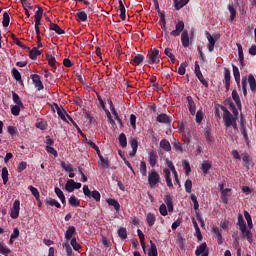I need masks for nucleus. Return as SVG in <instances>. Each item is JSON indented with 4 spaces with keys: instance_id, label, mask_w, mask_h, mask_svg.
I'll return each instance as SVG.
<instances>
[{
    "instance_id": "f257e3e1",
    "label": "nucleus",
    "mask_w": 256,
    "mask_h": 256,
    "mask_svg": "<svg viewBox=\"0 0 256 256\" xmlns=\"http://www.w3.org/2000/svg\"><path fill=\"white\" fill-rule=\"evenodd\" d=\"M172 37H179L181 35V43L183 47H189V31L185 30V22L178 21L175 30L170 32Z\"/></svg>"
},
{
    "instance_id": "f03ea898",
    "label": "nucleus",
    "mask_w": 256,
    "mask_h": 256,
    "mask_svg": "<svg viewBox=\"0 0 256 256\" xmlns=\"http://www.w3.org/2000/svg\"><path fill=\"white\" fill-rule=\"evenodd\" d=\"M221 110L224 112L223 122L225 130L228 131L229 137H233V132L229 131V129H231V126L237 121V118L234 117L225 106H221Z\"/></svg>"
},
{
    "instance_id": "7ed1b4c3",
    "label": "nucleus",
    "mask_w": 256,
    "mask_h": 256,
    "mask_svg": "<svg viewBox=\"0 0 256 256\" xmlns=\"http://www.w3.org/2000/svg\"><path fill=\"white\" fill-rule=\"evenodd\" d=\"M148 183L151 189H155L161 183V176L157 171L152 170L148 173Z\"/></svg>"
},
{
    "instance_id": "20e7f679",
    "label": "nucleus",
    "mask_w": 256,
    "mask_h": 256,
    "mask_svg": "<svg viewBox=\"0 0 256 256\" xmlns=\"http://www.w3.org/2000/svg\"><path fill=\"white\" fill-rule=\"evenodd\" d=\"M83 193L85 197H88V199H94L97 203L101 201V193L97 190L91 191L87 185L83 186Z\"/></svg>"
},
{
    "instance_id": "39448f33",
    "label": "nucleus",
    "mask_w": 256,
    "mask_h": 256,
    "mask_svg": "<svg viewBox=\"0 0 256 256\" xmlns=\"http://www.w3.org/2000/svg\"><path fill=\"white\" fill-rule=\"evenodd\" d=\"M161 59V55L159 54V50L157 48H154L153 50L148 53L147 62L150 65H157Z\"/></svg>"
},
{
    "instance_id": "423d86ee",
    "label": "nucleus",
    "mask_w": 256,
    "mask_h": 256,
    "mask_svg": "<svg viewBox=\"0 0 256 256\" xmlns=\"http://www.w3.org/2000/svg\"><path fill=\"white\" fill-rule=\"evenodd\" d=\"M19 211H21V202L15 200L10 212L11 219H17L19 217Z\"/></svg>"
},
{
    "instance_id": "0eeeda50",
    "label": "nucleus",
    "mask_w": 256,
    "mask_h": 256,
    "mask_svg": "<svg viewBox=\"0 0 256 256\" xmlns=\"http://www.w3.org/2000/svg\"><path fill=\"white\" fill-rule=\"evenodd\" d=\"M240 132L245 140L246 145H249V134H247V125L245 124V119H240Z\"/></svg>"
},
{
    "instance_id": "6e6552de",
    "label": "nucleus",
    "mask_w": 256,
    "mask_h": 256,
    "mask_svg": "<svg viewBox=\"0 0 256 256\" xmlns=\"http://www.w3.org/2000/svg\"><path fill=\"white\" fill-rule=\"evenodd\" d=\"M31 79L37 91H43L44 86H43V82H41V76H39L38 74H32Z\"/></svg>"
},
{
    "instance_id": "1a4fd4ad",
    "label": "nucleus",
    "mask_w": 256,
    "mask_h": 256,
    "mask_svg": "<svg viewBox=\"0 0 256 256\" xmlns=\"http://www.w3.org/2000/svg\"><path fill=\"white\" fill-rule=\"evenodd\" d=\"M157 161H159V156L155 150H150L148 152V163L151 167H155L157 165Z\"/></svg>"
},
{
    "instance_id": "9d476101",
    "label": "nucleus",
    "mask_w": 256,
    "mask_h": 256,
    "mask_svg": "<svg viewBox=\"0 0 256 256\" xmlns=\"http://www.w3.org/2000/svg\"><path fill=\"white\" fill-rule=\"evenodd\" d=\"M212 233L217 240L218 245H223V235L221 234V229L218 226L213 225Z\"/></svg>"
},
{
    "instance_id": "9b49d317",
    "label": "nucleus",
    "mask_w": 256,
    "mask_h": 256,
    "mask_svg": "<svg viewBox=\"0 0 256 256\" xmlns=\"http://www.w3.org/2000/svg\"><path fill=\"white\" fill-rule=\"evenodd\" d=\"M223 83L225 85L226 91H229L231 87V71H229L228 68H225L224 70V80Z\"/></svg>"
},
{
    "instance_id": "f8f14e48",
    "label": "nucleus",
    "mask_w": 256,
    "mask_h": 256,
    "mask_svg": "<svg viewBox=\"0 0 256 256\" xmlns=\"http://www.w3.org/2000/svg\"><path fill=\"white\" fill-rule=\"evenodd\" d=\"M240 231L243 237H246L248 243H253V233H251V229H247V226H244V228H240Z\"/></svg>"
},
{
    "instance_id": "ddd939ff",
    "label": "nucleus",
    "mask_w": 256,
    "mask_h": 256,
    "mask_svg": "<svg viewBox=\"0 0 256 256\" xmlns=\"http://www.w3.org/2000/svg\"><path fill=\"white\" fill-rule=\"evenodd\" d=\"M205 36L208 40V50L210 53H213V50L215 49V38L211 36V33L205 32Z\"/></svg>"
},
{
    "instance_id": "4468645a",
    "label": "nucleus",
    "mask_w": 256,
    "mask_h": 256,
    "mask_svg": "<svg viewBox=\"0 0 256 256\" xmlns=\"http://www.w3.org/2000/svg\"><path fill=\"white\" fill-rule=\"evenodd\" d=\"M164 173V179L166 181L167 187H169L170 189L173 188V181L171 180V170L165 168L163 170Z\"/></svg>"
},
{
    "instance_id": "2eb2a0df",
    "label": "nucleus",
    "mask_w": 256,
    "mask_h": 256,
    "mask_svg": "<svg viewBox=\"0 0 256 256\" xmlns=\"http://www.w3.org/2000/svg\"><path fill=\"white\" fill-rule=\"evenodd\" d=\"M207 249V243H202L195 251V255L197 256H209V252H205Z\"/></svg>"
},
{
    "instance_id": "dca6fc26",
    "label": "nucleus",
    "mask_w": 256,
    "mask_h": 256,
    "mask_svg": "<svg viewBox=\"0 0 256 256\" xmlns=\"http://www.w3.org/2000/svg\"><path fill=\"white\" fill-rule=\"evenodd\" d=\"M232 69H233V75H234L235 81L238 87L241 88V73L239 72V68L235 65H232Z\"/></svg>"
},
{
    "instance_id": "f3484780",
    "label": "nucleus",
    "mask_w": 256,
    "mask_h": 256,
    "mask_svg": "<svg viewBox=\"0 0 256 256\" xmlns=\"http://www.w3.org/2000/svg\"><path fill=\"white\" fill-rule=\"evenodd\" d=\"M187 102H188L189 112L191 113V115H195V113L197 111V107L195 105V101H193V97L188 96Z\"/></svg>"
},
{
    "instance_id": "a211bd4d",
    "label": "nucleus",
    "mask_w": 256,
    "mask_h": 256,
    "mask_svg": "<svg viewBox=\"0 0 256 256\" xmlns=\"http://www.w3.org/2000/svg\"><path fill=\"white\" fill-rule=\"evenodd\" d=\"M130 145L132 148V151L130 152V157H135V155H137V149L139 147V142L137 141V139H132L130 141Z\"/></svg>"
},
{
    "instance_id": "6ab92c4d",
    "label": "nucleus",
    "mask_w": 256,
    "mask_h": 256,
    "mask_svg": "<svg viewBox=\"0 0 256 256\" xmlns=\"http://www.w3.org/2000/svg\"><path fill=\"white\" fill-rule=\"evenodd\" d=\"M173 3L176 11H180V9H183L189 3V0H173Z\"/></svg>"
},
{
    "instance_id": "aec40b11",
    "label": "nucleus",
    "mask_w": 256,
    "mask_h": 256,
    "mask_svg": "<svg viewBox=\"0 0 256 256\" xmlns=\"http://www.w3.org/2000/svg\"><path fill=\"white\" fill-rule=\"evenodd\" d=\"M238 47V60L242 67L245 66V56L243 55V46L241 44H237Z\"/></svg>"
},
{
    "instance_id": "412c9836",
    "label": "nucleus",
    "mask_w": 256,
    "mask_h": 256,
    "mask_svg": "<svg viewBox=\"0 0 256 256\" xmlns=\"http://www.w3.org/2000/svg\"><path fill=\"white\" fill-rule=\"evenodd\" d=\"M75 226H69L66 230V233H65V239L66 241H70V239L73 238V235H75Z\"/></svg>"
},
{
    "instance_id": "4be33fe9",
    "label": "nucleus",
    "mask_w": 256,
    "mask_h": 256,
    "mask_svg": "<svg viewBox=\"0 0 256 256\" xmlns=\"http://www.w3.org/2000/svg\"><path fill=\"white\" fill-rule=\"evenodd\" d=\"M54 193L57 195L58 199H60L61 203L63 205H65L66 203V199H65V194L63 193V191L61 190V188L56 187L54 189Z\"/></svg>"
},
{
    "instance_id": "5701e85b",
    "label": "nucleus",
    "mask_w": 256,
    "mask_h": 256,
    "mask_svg": "<svg viewBox=\"0 0 256 256\" xmlns=\"http://www.w3.org/2000/svg\"><path fill=\"white\" fill-rule=\"evenodd\" d=\"M146 221L150 227H153V225H155V222L157 221V217L155 216V214L149 212L146 216Z\"/></svg>"
},
{
    "instance_id": "b1692460",
    "label": "nucleus",
    "mask_w": 256,
    "mask_h": 256,
    "mask_svg": "<svg viewBox=\"0 0 256 256\" xmlns=\"http://www.w3.org/2000/svg\"><path fill=\"white\" fill-rule=\"evenodd\" d=\"M65 189L68 193H73L75 191V180L69 179L65 184Z\"/></svg>"
},
{
    "instance_id": "393cba45",
    "label": "nucleus",
    "mask_w": 256,
    "mask_h": 256,
    "mask_svg": "<svg viewBox=\"0 0 256 256\" xmlns=\"http://www.w3.org/2000/svg\"><path fill=\"white\" fill-rule=\"evenodd\" d=\"M108 205L111 207H114L115 211H119L121 209V205L119 204V201L113 198H109L106 200Z\"/></svg>"
},
{
    "instance_id": "a878e982",
    "label": "nucleus",
    "mask_w": 256,
    "mask_h": 256,
    "mask_svg": "<svg viewBox=\"0 0 256 256\" xmlns=\"http://www.w3.org/2000/svg\"><path fill=\"white\" fill-rule=\"evenodd\" d=\"M248 83L250 85L251 92L255 93V90H256V80H255V76H253V74H249V76H248Z\"/></svg>"
},
{
    "instance_id": "bb28decb",
    "label": "nucleus",
    "mask_w": 256,
    "mask_h": 256,
    "mask_svg": "<svg viewBox=\"0 0 256 256\" xmlns=\"http://www.w3.org/2000/svg\"><path fill=\"white\" fill-rule=\"evenodd\" d=\"M46 205H49L50 207H56V209H61V203L53 198L46 199Z\"/></svg>"
},
{
    "instance_id": "cd10ccee",
    "label": "nucleus",
    "mask_w": 256,
    "mask_h": 256,
    "mask_svg": "<svg viewBox=\"0 0 256 256\" xmlns=\"http://www.w3.org/2000/svg\"><path fill=\"white\" fill-rule=\"evenodd\" d=\"M42 51L37 49V47H33L32 50H30L29 52V57L30 59H37V57H39V55H41Z\"/></svg>"
},
{
    "instance_id": "c85d7f7f",
    "label": "nucleus",
    "mask_w": 256,
    "mask_h": 256,
    "mask_svg": "<svg viewBox=\"0 0 256 256\" xmlns=\"http://www.w3.org/2000/svg\"><path fill=\"white\" fill-rule=\"evenodd\" d=\"M230 191H231L230 188H226V189L222 190V192H221V199L225 205H227V203H229L228 193H230Z\"/></svg>"
},
{
    "instance_id": "c756f323",
    "label": "nucleus",
    "mask_w": 256,
    "mask_h": 256,
    "mask_svg": "<svg viewBox=\"0 0 256 256\" xmlns=\"http://www.w3.org/2000/svg\"><path fill=\"white\" fill-rule=\"evenodd\" d=\"M50 30L55 31V33H57V35H64V33H65V30L61 29V27H59V25H57L55 23L50 24Z\"/></svg>"
},
{
    "instance_id": "7c9ffc66",
    "label": "nucleus",
    "mask_w": 256,
    "mask_h": 256,
    "mask_svg": "<svg viewBox=\"0 0 256 256\" xmlns=\"http://www.w3.org/2000/svg\"><path fill=\"white\" fill-rule=\"evenodd\" d=\"M119 9H120V19H122V21H125L126 19V9H125V5L123 4V0H119Z\"/></svg>"
},
{
    "instance_id": "2f4dec72",
    "label": "nucleus",
    "mask_w": 256,
    "mask_h": 256,
    "mask_svg": "<svg viewBox=\"0 0 256 256\" xmlns=\"http://www.w3.org/2000/svg\"><path fill=\"white\" fill-rule=\"evenodd\" d=\"M228 11L230 13L229 21H235V17H237V10H235V7L233 5H228Z\"/></svg>"
},
{
    "instance_id": "473e14b6",
    "label": "nucleus",
    "mask_w": 256,
    "mask_h": 256,
    "mask_svg": "<svg viewBox=\"0 0 256 256\" xmlns=\"http://www.w3.org/2000/svg\"><path fill=\"white\" fill-rule=\"evenodd\" d=\"M160 147L164 151H167V152L171 151V143H169L167 139H162L160 141Z\"/></svg>"
},
{
    "instance_id": "72a5a7b5",
    "label": "nucleus",
    "mask_w": 256,
    "mask_h": 256,
    "mask_svg": "<svg viewBox=\"0 0 256 256\" xmlns=\"http://www.w3.org/2000/svg\"><path fill=\"white\" fill-rule=\"evenodd\" d=\"M210 169H211V162L209 160H204L202 162V172L204 173V175H207Z\"/></svg>"
},
{
    "instance_id": "f704fd0d",
    "label": "nucleus",
    "mask_w": 256,
    "mask_h": 256,
    "mask_svg": "<svg viewBox=\"0 0 256 256\" xmlns=\"http://www.w3.org/2000/svg\"><path fill=\"white\" fill-rule=\"evenodd\" d=\"M57 114L62 119V121L67 122V112L64 109L59 108V105H56Z\"/></svg>"
},
{
    "instance_id": "c9c22d12",
    "label": "nucleus",
    "mask_w": 256,
    "mask_h": 256,
    "mask_svg": "<svg viewBox=\"0 0 256 256\" xmlns=\"http://www.w3.org/2000/svg\"><path fill=\"white\" fill-rule=\"evenodd\" d=\"M2 181L3 185H6V183L9 181V170H7V167L2 168Z\"/></svg>"
},
{
    "instance_id": "e433bc0d",
    "label": "nucleus",
    "mask_w": 256,
    "mask_h": 256,
    "mask_svg": "<svg viewBox=\"0 0 256 256\" xmlns=\"http://www.w3.org/2000/svg\"><path fill=\"white\" fill-rule=\"evenodd\" d=\"M244 217L247 221L248 228L253 229V219L251 218V214H249L247 210H244Z\"/></svg>"
},
{
    "instance_id": "4c0bfd02",
    "label": "nucleus",
    "mask_w": 256,
    "mask_h": 256,
    "mask_svg": "<svg viewBox=\"0 0 256 256\" xmlns=\"http://www.w3.org/2000/svg\"><path fill=\"white\" fill-rule=\"evenodd\" d=\"M118 237H120V239H122V241H125V239H127V228L120 227L118 229Z\"/></svg>"
},
{
    "instance_id": "58836bf2",
    "label": "nucleus",
    "mask_w": 256,
    "mask_h": 256,
    "mask_svg": "<svg viewBox=\"0 0 256 256\" xmlns=\"http://www.w3.org/2000/svg\"><path fill=\"white\" fill-rule=\"evenodd\" d=\"M68 203L71 205V207H79V205H81V202L75 196H71L68 199Z\"/></svg>"
},
{
    "instance_id": "ea45409f",
    "label": "nucleus",
    "mask_w": 256,
    "mask_h": 256,
    "mask_svg": "<svg viewBox=\"0 0 256 256\" xmlns=\"http://www.w3.org/2000/svg\"><path fill=\"white\" fill-rule=\"evenodd\" d=\"M232 99L235 101L237 107H241V98L239 97V93H237V90L232 91Z\"/></svg>"
},
{
    "instance_id": "a19ab883",
    "label": "nucleus",
    "mask_w": 256,
    "mask_h": 256,
    "mask_svg": "<svg viewBox=\"0 0 256 256\" xmlns=\"http://www.w3.org/2000/svg\"><path fill=\"white\" fill-rule=\"evenodd\" d=\"M60 165H61L62 169H64V171H66V173L73 171V165L69 162L66 163L65 161H62L60 163Z\"/></svg>"
},
{
    "instance_id": "79ce46f5",
    "label": "nucleus",
    "mask_w": 256,
    "mask_h": 256,
    "mask_svg": "<svg viewBox=\"0 0 256 256\" xmlns=\"http://www.w3.org/2000/svg\"><path fill=\"white\" fill-rule=\"evenodd\" d=\"M0 253L1 255H9V253H11V249H9L5 243L0 242Z\"/></svg>"
},
{
    "instance_id": "37998d69",
    "label": "nucleus",
    "mask_w": 256,
    "mask_h": 256,
    "mask_svg": "<svg viewBox=\"0 0 256 256\" xmlns=\"http://www.w3.org/2000/svg\"><path fill=\"white\" fill-rule=\"evenodd\" d=\"M151 243V247L148 251V256H158V253H157V245H155L153 243V241H150Z\"/></svg>"
},
{
    "instance_id": "c03bdc74",
    "label": "nucleus",
    "mask_w": 256,
    "mask_h": 256,
    "mask_svg": "<svg viewBox=\"0 0 256 256\" xmlns=\"http://www.w3.org/2000/svg\"><path fill=\"white\" fill-rule=\"evenodd\" d=\"M156 121H158V123H169V116H167V114H160L157 116Z\"/></svg>"
},
{
    "instance_id": "a18cd8bd",
    "label": "nucleus",
    "mask_w": 256,
    "mask_h": 256,
    "mask_svg": "<svg viewBox=\"0 0 256 256\" xmlns=\"http://www.w3.org/2000/svg\"><path fill=\"white\" fill-rule=\"evenodd\" d=\"M118 139L121 147H127V136L125 135V133H121Z\"/></svg>"
},
{
    "instance_id": "49530a36",
    "label": "nucleus",
    "mask_w": 256,
    "mask_h": 256,
    "mask_svg": "<svg viewBox=\"0 0 256 256\" xmlns=\"http://www.w3.org/2000/svg\"><path fill=\"white\" fill-rule=\"evenodd\" d=\"M24 106H19V104L14 105L11 108V113L12 115H14L15 117H18L19 113H21V109H23Z\"/></svg>"
},
{
    "instance_id": "de8ad7c7",
    "label": "nucleus",
    "mask_w": 256,
    "mask_h": 256,
    "mask_svg": "<svg viewBox=\"0 0 256 256\" xmlns=\"http://www.w3.org/2000/svg\"><path fill=\"white\" fill-rule=\"evenodd\" d=\"M143 59H145V57H143V54H137L133 58V65H141V63H143Z\"/></svg>"
},
{
    "instance_id": "09e8293b",
    "label": "nucleus",
    "mask_w": 256,
    "mask_h": 256,
    "mask_svg": "<svg viewBox=\"0 0 256 256\" xmlns=\"http://www.w3.org/2000/svg\"><path fill=\"white\" fill-rule=\"evenodd\" d=\"M237 225L239 229H245V227H247V225L245 224V220L243 219V214H238Z\"/></svg>"
},
{
    "instance_id": "8fccbe9b",
    "label": "nucleus",
    "mask_w": 256,
    "mask_h": 256,
    "mask_svg": "<svg viewBox=\"0 0 256 256\" xmlns=\"http://www.w3.org/2000/svg\"><path fill=\"white\" fill-rule=\"evenodd\" d=\"M9 23H11V18L9 17V13L5 12L3 14V27H9Z\"/></svg>"
},
{
    "instance_id": "3c124183",
    "label": "nucleus",
    "mask_w": 256,
    "mask_h": 256,
    "mask_svg": "<svg viewBox=\"0 0 256 256\" xmlns=\"http://www.w3.org/2000/svg\"><path fill=\"white\" fill-rule=\"evenodd\" d=\"M12 99L16 105L23 107V102L21 101V98L18 96L17 93L12 92Z\"/></svg>"
},
{
    "instance_id": "603ef678",
    "label": "nucleus",
    "mask_w": 256,
    "mask_h": 256,
    "mask_svg": "<svg viewBox=\"0 0 256 256\" xmlns=\"http://www.w3.org/2000/svg\"><path fill=\"white\" fill-rule=\"evenodd\" d=\"M140 173L143 177H147V164L145 161H141L140 163Z\"/></svg>"
},
{
    "instance_id": "864d4df0",
    "label": "nucleus",
    "mask_w": 256,
    "mask_h": 256,
    "mask_svg": "<svg viewBox=\"0 0 256 256\" xmlns=\"http://www.w3.org/2000/svg\"><path fill=\"white\" fill-rule=\"evenodd\" d=\"M182 165L186 175H189L191 173V164H189V161L183 160Z\"/></svg>"
},
{
    "instance_id": "5fc2aeb1",
    "label": "nucleus",
    "mask_w": 256,
    "mask_h": 256,
    "mask_svg": "<svg viewBox=\"0 0 256 256\" xmlns=\"http://www.w3.org/2000/svg\"><path fill=\"white\" fill-rule=\"evenodd\" d=\"M189 64L187 63V62H182L181 64H180V66H179V68H178V73L180 74V75H185V72H186V69H187V66H188Z\"/></svg>"
},
{
    "instance_id": "6e6d98bb",
    "label": "nucleus",
    "mask_w": 256,
    "mask_h": 256,
    "mask_svg": "<svg viewBox=\"0 0 256 256\" xmlns=\"http://www.w3.org/2000/svg\"><path fill=\"white\" fill-rule=\"evenodd\" d=\"M47 60L50 67H52L53 69L57 67V60H55V56H51V55L47 56Z\"/></svg>"
},
{
    "instance_id": "4d7b16f0",
    "label": "nucleus",
    "mask_w": 256,
    "mask_h": 256,
    "mask_svg": "<svg viewBox=\"0 0 256 256\" xmlns=\"http://www.w3.org/2000/svg\"><path fill=\"white\" fill-rule=\"evenodd\" d=\"M100 162H101V167L103 169H109V159L104 158L103 156H100Z\"/></svg>"
},
{
    "instance_id": "13d9d810",
    "label": "nucleus",
    "mask_w": 256,
    "mask_h": 256,
    "mask_svg": "<svg viewBox=\"0 0 256 256\" xmlns=\"http://www.w3.org/2000/svg\"><path fill=\"white\" fill-rule=\"evenodd\" d=\"M164 53L169 57V59L171 60V63H175L176 58H175V55H173V53L171 52V48H166Z\"/></svg>"
},
{
    "instance_id": "bf43d9fd",
    "label": "nucleus",
    "mask_w": 256,
    "mask_h": 256,
    "mask_svg": "<svg viewBox=\"0 0 256 256\" xmlns=\"http://www.w3.org/2000/svg\"><path fill=\"white\" fill-rule=\"evenodd\" d=\"M70 245L73 247L74 251H79V249H81V245L77 242V238H72Z\"/></svg>"
},
{
    "instance_id": "052dcab7",
    "label": "nucleus",
    "mask_w": 256,
    "mask_h": 256,
    "mask_svg": "<svg viewBox=\"0 0 256 256\" xmlns=\"http://www.w3.org/2000/svg\"><path fill=\"white\" fill-rule=\"evenodd\" d=\"M229 225H231V222L229 220H222L220 222V227L223 229V231H229Z\"/></svg>"
},
{
    "instance_id": "680f3d73",
    "label": "nucleus",
    "mask_w": 256,
    "mask_h": 256,
    "mask_svg": "<svg viewBox=\"0 0 256 256\" xmlns=\"http://www.w3.org/2000/svg\"><path fill=\"white\" fill-rule=\"evenodd\" d=\"M12 77H14L16 81H21V73L19 70H17V68L12 69Z\"/></svg>"
},
{
    "instance_id": "e2e57ef3",
    "label": "nucleus",
    "mask_w": 256,
    "mask_h": 256,
    "mask_svg": "<svg viewBox=\"0 0 256 256\" xmlns=\"http://www.w3.org/2000/svg\"><path fill=\"white\" fill-rule=\"evenodd\" d=\"M29 190L31 191L32 195L35 197V199L37 201H39V190H37V188L33 187V186H29Z\"/></svg>"
},
{
    "instance_id": "0e129e2a",
    "label": "nucleus",
    "mask_w": 256,
    "mask_h": 256,
    "mask_svg": "<svg viewBox=\"0 0 256 256\" xmlns=\"http://www.w3.org/2000/svg\"><path fill=\"white\" fill-rule=\"evenodd\" d=\"M191 189H193V182L191 180H186L185 182L186 193H191Z\"/></svg>"
},
{
    "instance_id": "69168bd1",
    "label": "nucleus",
    "mask_w": 256,
    "mask_h": 256,
    "mask_svg": "<svg viewBox=\"0 0 256 256\" xmlns=\"http://www.w3.org/2000/svg\"><path fill=\"white\" fill-rule=\"evenodd\" d=\"M159 212L163 217H167V206L165 204H161L159 207Z\"/></svg>"
},
{
    "instance_id": "338daca9",
    "label": "nucleus",
    "mask_w": 256,
    "mask_h": 256,
    "mask_svg": "<svg viewBox=\"0 0 256 256\" xmlns=\"http://www.w3.org/2000/svg\"><path fill=\"white\" fill-rule=\"evenodd\" d=\"M242 91H243V94L246 96L247 95V78L244 77L242 78Z\"/></svg>"
},
{
    "instance_id": "774afa93",
    "label": "nucleus",
    "mask_w": 256,
    "mask_h": 256,
    "mask_svg": "<svg viewBox=\"0 0 256 256\" xmlns=\"http://www.w3.org/2000/svg\"><path fill=\"white\" fill-rule=\"evenodd\" d=\"M76 17H78L79 21H87V13L85 12H78Z\"/></svg>"
}]
</instances>
